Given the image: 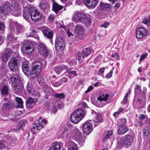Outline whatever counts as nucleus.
<instances>
[{"label": "nucleus", "mask_w": 150, "mask_h": 150, "mask_svg": "<svg viewBox=\"0 0 150 150\" xmlns=\"http://www.w3.org/2000/svg\"><path fill=\"white\" fill-rule=\"evenodd\" d=\"M21 60L18 57H14L11 58L8 62V66L11 71L13 72L12 76L10 78L11 81L13 83H16L20 78L17 66Z\"/></svg>", "instance_id": "obj_1"}, {"label": "nucleus", "mask_w": 150, "mask_h": 150, "mask_svg": "<svg viewBox=\"0 0 150 150\" xmlns=\"http://www.w3.org/2000/svg\"><path fill=\"white\" fill-rule=\"evenodd\" d=\"M133 132L129 133L120 138L118 141L117 146L119 148L125 147L128 148L133 144L134 138V135Z\"/></svg>", "instance_id": "obj_2"}, {"label": "nucleus", "mask_w": 150, "mask_h": 150, "mask_svg": "<svg viewBox=\"0 0 150 150\" xmlns=\"http://www.w3.org/2000/svg\"><path fill=\"white\" fill-rule=\"evenodd\" d=\"M11 4L8 1H6L3 4L0 6V13L6 15L11 9L13 11H17L20 8V5L17 2H14L12 4L13 6H11Z\"/></svg>", "instance_id": "obj_3"}, {"label": "nucleus", "mask_w": 150, "mask_h": 150, "mask_svg": "<svg viewBox=\"0 0 150 150\" xmlns=\"http://www.w3.org/2000/svg\"><path fill=\"white\" fill-rule=\"evenodd\" d=\"M46 63V61L44 60L38 61L35 60L33 62L34 64L32 66V70L30 73V76L32 78L36 77L41 71L42 64L43 63Z\"/></svg>", "instance_id": "obj_4"}, {"label": "nucleus", "mask_w": 150, "mask_h": 150, "mask_svg": "<svg viewBox=\"0 0 150 150\" xmlns=\"http://www.w3.org/2000/svg\"><path fill=\"white\" fill-rule=\"evenodd\" d=\"M86 112L81 109L77 110L74 112L71 115V122L74 123H78L85 116Z\"/></svg>", "instance_id": "obj_5"}, {"label": "nucleus", "mask_w": 150, "mask_h": 150, "mask_svg": "<svg viewBox=\"0 0 150 150\" xmlns=\"http://www.w3.org/2000/svg\"><path fill=\"white\" fill-rule=\"evenodd\" d=\"M65 46V41L63 38L58 37L56 40L55 47L58 51H61L64 48Z\"/></svg>", "instance_id": "obj_6"}, {"label": "nucleus", "mask_w": 150, "mask_h": 150, "mask_svg": "<svg viewBox=\"0 0 150 150\" xmlns=\"http://www.w3.org/2000/svg\"><path fill=\"white\" fill-rule=\"evenodd\" d=\"M21 51L23 53L30 54L33 51V46L31 43L27 42L22 47Z\"/></svg>", "instance_id": "obj_7"}, {"label": "nucleus", "mask_w": 150, "mask_h": 150, "mask_svg": "<svg viewBox=\"0 0 150 150\" xmlns=\"http://www.w3.org/2000/svg\"><path fill=\"white\" fill-rule=\"evenodd\" d=\"M30 16L31 19L36 18V19H42L43 18V16L41 13L39 12L37 10L33 7L29 9Z\"/></svg>", "instance_id": "obj_8"}, {"label": "nucleus", "mask_w": 150, "mask_h": 150, "mask_svg": "<svg viewBox=\"0 0 150 150\" xmlns=\"http://www.w3.org/2000/svg\"><path fill=\"white\" fill-rule=\"evenodd\" d=\"M91 18L88 14L80 12L77 11L75 12L73 16V19H89Z\"/></svg>", "instance_id": "obj_9"}, {"label": "nucleus", "mask_w": 150, "mask_h": 150, "mask_svg": "<svg viewBox=\"0 0 150 150\" xmlns=\"http://www.w3.org/2000/svg\"><path fill=\"white\" fill-rule=\"evenodd\" d=\"M93 128L91 123L88 121L86 122L83 127V131L86 135H88L92 131Z\"/></svg>", "instance_id": "obj_10"}, {"label": "nucleus", "mask_w": 150, "mask_h": 150, "mask_svg": "<svg viewBox=\"0 0 150 150\" xmlns=\"http://www.w3.org/2000/svg\"><path fill=\"white\" fill-rule=\"evenodd\" d=\"M38 52L45 57H46L48 55V52L46 46L42 43H40L38 45Z\"/></svg>", "instance_id": "obj_11"}, {"label": "nucleus", "mask_w": 150, "mask_h": 150, "mask_svg": "<svg viewBox=\"0 0 150 150\" xmlns=\"http://www.w3.org/2000/svg\"><path fill=\"white\" fill-rule=\"evenodd\" d=\"M146 35V30L144 27L138 28L136 30V37L141 39L145 36Z\"/></svg>", "instance_id": "obj_12"}, {"label": "nucleus", "mask_w": 150, "mask_h": 150, "mask_svg": "<svg viewBox=\"0 0 150 150\" xmlns=\"http://www.w3.org/2000/svg\"><path fill=\"white\" fill-rule=\"evenodd\" d=\"M44 36L48 38H51L53 36V33L52 31L50 30L46 27H41Z\"/></svg>", "instance_id": "obj_13"}, {"label": "nucleus", "mask_w": 150, "mask_h": 150, "mask_svg": "<svg viewBox=\"0 0 150 150\" xmlns=\"http://www.w3.org/2000/svg\"><path fill=\"white\" fill-rule=\"evenodd\" d=\"M13 52L11 51L10 48H7L2 54V60L5 62H7Z\"/></svg>", "instance_id": "obj_14"}, {"label": "nucleus", "mask_w": 150, "mask_h": 150, "mask_svg": "<svg viewBox=\"0 0 150 150\" xmlns=\"http://www.w3.org/2000/svg\"><path fill=\"white\" fill-rule=\"evenodd\" d=\"M99 1V0H84V3L87 6L95 8Z\"/></svg>", "instance_id": "obj_15"}, {"label": "nucleus", "mask_w": 150, "mask_h": 150, "mask_svg": "<svg viewBox=\"0 0 150 150\" xmlns=\"http://www.w3.org/2000/svg\"><path fill=\"white\" fill-rule=\"evenodd\" d=\"M75 32L77 36H78L79 37H80V36L83 35L84 33L83 27L78 24L76 25Z\"/></svg>", "instance_id": "obj_16"}, {"label": "nucleus", "mask_w": 150, "mask_h": 150, "mask_svg": "<svg viewBox=\"0 0 150 150\" xmlns=\"http://www.w3.org/2000/svg\"><path fill=\"white\" fill-rule=\"evenodd\" d=\"M37 101L36 99L30 97L26 101V105L28 107L32 108L35 105Z\"/></svg>", "instance_id": "obj_17"}, {"label": "nucleus", "mask_w": 150, "mask_h": 150, "mask_svg": "<svg viewBox=\"0 0 150 150\" xmlns=\"http://www.w3.org/2000/svg\"><path fill=\"white\" fill-rule=\"evenodd\" d=\"M92 115L95 116V117L93 119V120L96 122H103V119L100 114H98L95 111H93Z\"/></svg>", "instance_id": "obj_18"}, {"label": "nucleus", "mask_w": 150, "mask_h": 150, "mask_svg": "<svg viewBox=\"0 0 150 150\" xmlns=\"http://www.w3.org/2000/svg\"><path fill=\"white\" fill-rule=\"evenodd\" d=\"M21 78L19 79L18 81L16 83H13L12 81V83L14 87V89L15 92H21L22 90L23 89V86L22 83L19 84L18 85V84L20 81Z\"/></svg>", "instance_id": "obj_19"}, {"label": "nucleus", "mask_w": 150, "mask_h": 150, "mask_svg": "<svg viewBox=\"0 0 150 150\" xmlns=\"http://www.w3.org/2000/svg\"><path fill=\"white\" fill-rule=\"evenodd\" d=\"M51 88L47 85L44 86L43 88V91L44 94V97L46 98H48L51 93Z\"/></svg>", "instance_id": "obj_20"}, {"label": "nucleus", "mask_w": 150, "mask_h": 150, "mask_svg": "<svg viewBox=\"0 0 150 150\" xmlns=\"http://www.w3.org/2000/svg\"><path fill=\"white\" fill-rule=\"evenodd\" d=\"M74 138L80 144L84 142V140L82 138L81 133L78 130H77L75 132Z\"/></svg>", "instance_id": "obj_21"}, {"label": "nucleus", "mask_w": 150, "mask_h": 150, "mask_svg": "<svg viewBox=\"0 0 150 150\" xmlns=\"http://www.w3.org/2000/svg\"><path fill=\"white\" fill-rule=\"evenodd\" d=\"M117 132L120 135H123L128 131L129 129L126 125L119 126Z\"/></svg>", "instance_id": "obj_22"}, {"label": "nucleus", "mask_w": 150, "mask_h": 150, "mask_svg": "<svg viewBox=\"0 0 150 150\" xmlns=\"http://www.w3.org/2000/svg\"><path fill=\"white\" fill-rule=\"evenodd\" d=\"M22 69L24 73L26 75L29 74V68L27 62H24L23 63Z\"/></svg>", "instance_id": "obj_23"}, {"label": "nucleus", "mask_w": 150, "mask_h": 150, "mask_svg": "<svg viewBox=\"0 0 150 150\" xmlns=\"http://www.w3.org/2000/svg\"><path fill=\"white\" fill-rule=\"evenodd\" d=\"M109 96V95L108 94L104 93L98 97L97 99L98 101H100V103L103 101L106 102Z\"/></svg>", "instance_id": "obj_24"}, {"label": "nucleus", "mask_w": 150, "mask_h": 150, "mask_svg": "<svg viewBox=\"0 0 150 150\" xmlns=\"http://www.w3.org/2000/svg\"><path fill=\"white\" fill-rule=\"evenodd\" d=\"M142 96L140 95L138 100V102L141 104H145L146 101V96L145 93H143V94H141Z\"/></svg>", "instance_id": "obj_25"}, {"label": "nucleus", "mask_w": 150, "mask_h": 150, "mask_svg": "<svg viewBox=\"0 0 150 150\" xmlns=\"http://www.w3.org/2000/svg\"><path fill=\"white\" fill-rule=\"evenodd\" d=\"M67 68V67L64 65H63L60 66L56 67L54 68V71L55 72L58 74H59L62 71Z\"/></svg>", "instance_id": "obj_26"}, {"label": "nucleus", "mask_w": 150, "mask_h": 150, "mask_svg": "<svg viewBox=\"0 0 150 150\" xmlns=\"http://www.w3.org/2000/svg\"><path fill=\"white\" fill-rule=\"evenodd\" d=\"M13 105V102L11 101H9L8 103L3 104L2 106V108L3 110H6L11 108Z\"/></svg>", "instance_id": "obj_27"}, {"label": "nucleus", "mask_w": 150, "mask_h": 150, "mask_svg": "<svg viewBox=\"0 0 150 150\" xmlns=\"http://www.w3.org/2000/svg\"><path fill=\"white\" fill-rule=\"evenodd\" d=\"M29 9L26 6L23 7V17L25 19H29L30 18V12H28Z\"/></svg>", "instance_id": "obj_28"}, {"label": "nucleus", "mask_w": 150, "mask_h": 150, "mask_svg": "<svg viewBox=\"0 0 150 150\" xmlns=\"http://www.w3.org/2000/svg\"><path fill=\"white\" fill-rule=\"evenodd\" d=\"M52 8L53 10L57 13L59 10H61L63 8V6H62L59 5L56 2H54L53 4Z\"/></svg>", "instance_id": "obj_29"}, {"label": "nucleus", "mask_w": 150, "mask_h": 150, "mask_svg": "<svg viewBox=\"0 0 150 150\" xmlns=\"http://www.w3.org/2000/svg\"><path fill=\"white\" fill-rule=\"evenodd\" d=\"M61 145L59 142H55L53 145L50 147L49 150H60Z\"/></svg>", "instance_id": "obj_30"}, {"label": "nucleus", "mask_w": 150, "mask_h": 150, "mask_svg": "<svg viewBox=\"0 0 150 150\" xmlns=\"http://www.w3.org/2000/svg\"><path fill=\"white\" fill-rule=\"evenodd\" d=\"M15 100L17 104V107L20 108L23 107V102L21 98L17 97L15 98Z\"/></svg>", "instance_id": "obj_31"}, {"label": "nucleus", "mask_w": 150, "mask_h": 150, "mask_svg": "<svg viewBox=\"0 0 150 150\" xmlns=\"http://www.w3.org/2000/svg\"><path fill=\"white\" fill-rule=\"evenodd\" d=\"M146 88H144V91H141V87L139 85H137L136 86L135 92V93H139L140 94H143V93H145L146 91Z\"/></svg>", "instance_id": "obj_32"}, {"label": "nucleus", "mask_w": 150, "mask_h": 150, "mask_svg": "<svg viewBox=\"0 0 150 150\" xmlns=\"http://www.w3.org/2000/svg\"><path fill=\"white\" fill-rule=\"evenodd\" d=\"M100 5V8L102 10H105L111 7V5L109 3L101 2Z\"/></svg>", "instance_id": "obj_33"}, {"label": "nucleus", "mask_w": 150, "mask_h": 150, "mask_svg": "<svg viewBox=\"0 0 150 150\" xmlns=\"http://www.w3.org/2000/svg\"><path fill=\"white\" fill-rule=\"evenodd\" d=\"M9 88L7 86H4L1 88V93L3 95H6L9 92Z\"/></svg>", "instance_id": "obj_34"}, {"label": "nucleus", "mask_w": 150, "mask_h": 150, "mask_svg": "<svg viewBox=\"0 0 150 150\" xmlns=\"http://www.w3.org/2000/svg\"><path fill=\"white\" fill-rule=\"evenodd\" d=\"M22 111L20 110H18L16 112L15 115H13V117H10V116H9L10 119L11 120H13L14 121L16 120V119L18 118V117H17V116L18 115H20L22 114Z\"/></svg>", "instance_id": "obj_35"}, {"label": "nucleus", "mask_w": 150, "mask_h": 150, "mask_svg": "<svg viewBox=\"0 0 150 150\" xmlns=\"http://www.w3.org/2000/svg\"><path fill=\"white\" fill-rule=\"evenodd\" d=\"M112 131H106L105 132L104 136L103 141H106L110 138V137L112 134Z\"/></svg>", "instance_id": "obj_36"}, {"label": "nucleus", "mask_w": 150, "mask_h": 150, "mask_svg": "<svg viewBox=\"0 0 150 150\" xmlns=\"http://www.w3.org/2000/svg\"><path fill=\"white\" fill-rule=\"evenodd\" d=\"M8 144L7 142L4 140L0 141V149L8 148Z\"/></svg>", "instance_id": "obj_37"}, {"label": "nucleus", "mask_w": 150, "mask_h": 150, "mask_svg": "<svg viewBox=\"0 0 150 150\" xmlns=\"http://www.w3.org/2000/svg\"><path fill=\"white\" fill-rule=\"evenodd\" d=\"M74 21L77 23V21L78 20L79 21L81 22L82 23H83L84 24L86 25H90L91 23V21L90 19H73Z\"/></svg>", "instance_id": "obj_38"}, {"label": "nucleus", "mask_w": 150, "mask_h": 150, "mask_svg": "<svg viewBox=\"0 0 150 150\" xmlns=\"http://www.w3.org/2000/svg\"><path fill=\"white\" fill-rule=\"evenodd\" d=\"M66 144L68 146L69 149L77 147V145L76 144L71 140L68 141L66 143Z\"/></svg>", "instance_id": "obj_39"}, {"label": "nucleus", "mask_w": 150, "mask_h": 150, "mask_svg": "<svg viewBox=\"0 0 150 150\" xmlns=\"http://www.w3.org/2000/svg\"><path fill=\"white\" fill-rule=\"evenodd\" d=\"M26 90L30 95L34 90L33 85L31 83H28L26 86Z\"/></svg>", "instance_id": "obj_40"}, {"label": "nucleus", "mask_w": 150, "mask_h": 150, "mask_svg": "<svg viewBox=\"0 0 150 150\" xmlns=\"http://www.w3.org/2000/svg\"><path fill=\"white\" fill-rule=\"evenodd\" d=\"M30 32L29 36L36 38L37 39H38V38L37 37H36V35L37 34V32L33 28L31 27L30 29Z\"/></svg>", "instance_id": "obj_41"}, {"label": "nucleus", "mask_w": 150, "mask_h": 150, "mask_svg": "<svg viewBox=\"0 0 150 150\" xmlns=\"http://www.w3.org/2000/svg\"><path fill=\"white\" fill-rule=\"evenodd\" d=\"M17 32L19 33H21L24 30V28L22 25L18 23L16 25Z\"/></svg>", "instance_id": "obj_42"}, {"label": "nucleus", "mask_w": 150, "mask_h": 150, "mask_svg": "<svg viewBox=\"0 0 150 150\" xmlns=\"http://www.w3.org/2000/svg\"><path fill=\"white\" fill-rule=\"evenodd\" d=\"M127 120L125 118H122L119 119L118 121V126L126 125Z\"/></svg>", "instance_id": "obj_43"}, {"label": "nucleus", "mask_w": 150, "mask_h": 150, "mask_svg": "<svg viewBox=\"0 0 150 150\" xmlns=\"http://www.w3.org/2000/svg\"><path fill=\"white\" fill-rule=\"evenodd\" d=\"M143 136L144 137L146 138L149 134V129L148 127H145L143 131Z\"/></svg>", "instance_id": "obj_44"}, {"label": "nucleus", "mask_w": 150, "mask_h": 150, "mask_svg": "<svg viewBox=\"0 0 150 150\" xmlns=\"http://www.w3.org/2000/svg\"><path fill=\"white\" fill-rule=\"evenodd\" d=\"M40 8L43 10L45 9L47 7L46 2L45 1H42L39 5Z\"/></svg>", "instance_id": "obj_45"}, {"label": "nucleus", "mask_w": 150, "mask_h": 150, "mask_svg": "<svg viewBox=\"0 0 150 150\" xmlns=\"http://www.w3.org/2000/svg\"><path fill=\"white\" fill-rule=\"evenodd\" d=\"M16 38H14L13 35L12 33H11L8 35L7 39L8 41L12 42L13 41L16 40H17Z\"/></svg>", "instance_id": "obj_46"}, {"label": "nucleus", "mask_w": 150, "mask_h": 150, "mask_svg": "<svg viewBox=\"0 0 150 150\" xmlns=\"http://www.w3.org/2000/svg\"><path fill=\"white\" fill-rule=\"evenodd\" d=\"M91 51L89 48H87L84 49L83 51V54L86 56L88 55L91 53Z\"/></svg>", "instance_id": "obj_47"}, {"label": "nucleus", "mask_w": 150, "mask_h": 150, "mask_svg": "<svg viewBox=\"0 0 150 150\" xmlns=\"http://www.w3.org/2000/svg\"><path fill=\"white\" fill-rule=\"evenodd\" d=\"M30 95L34 97H39L40 96V94L38 91L34 90Z\"/></svg>", "instance_id": "obj_48"}, {"label": "nucleus", "mask_w": 150, "mask_h": 150, "mask_svg": "<svg viewBox=\"0 0 150 150\" xmlns=\"http://www.w3.org/2000/svg\"><path fill=\"white\" fill-rule=\"evenodd\" d=\"M36 127L37 129L38 130H40L43 127V126L42 123L40 121L38 123H36Z\"/></svg>", "instance_id": "obj_49"}, {"label": "nucleus", "mask_w": 150, "mask_h": 150, "mask_svg": "<svg viewBox=\"0 0 150 150\" xmlns=\"http://www.w3.org/2000/svg\"><path fill=\"white\" fill-rule=\"evenodd\" d=\"M27 122L26 120H21L19 122V124L23 128L27 124Z\"/></svg>", "instance_id": "obj_50"}, {"label": "nucleus", "mask_w": 150, "mask_h": 150, "mask_svg": "<svg viewBox=\"0 0 150 150\" xmlns=\"http://www.w3.org/2000/svg\"><path fill=\"white\" fill-rule=\"evenodd\" d=\"M54 96L56 97L62 99L64 98L65 95L64 94L62 93L60 94H56L54 95Z\"/></svg>", "instance_id": "obj_51"}, {"label": "nucleus", "mask_w": 150, "mask_h": 150, "mask_svg": "<svg viewBox=\"0 0 150 150\" xmlns=\"http://www.w3.org/2000/svg\"><path fill=\"white\" fill-rule=\"evenodd\" d=\"M62 84V82H61V81L59 80L57 82L53 84V85L55 87H58L61 86Z\"/></svg>", "instance_id": "obj_52"}, {"label": "nucleus", "mask_w": 150, "mask_h": 150, "mask_svg": "<svg viewBox=\"0 0 150 150\" xmlns=\"http://www.w3.org/2000/svg\"><path fill=\"white\" fill-rule=\"evenodd\" d=\"M0 71L2 72V74L4 73L5 74L6 71V68L5 66H1V68Z\"/></svg>", "instance_id": "obj_53"}, {"label": "nucleus", "mask_w": 150, "mask_h": 150, "mask_svg": "<svg viewBox=\"0 0 150 150\" xmlns=\"http://www.w3.org/2000/svg\"><path fill=\"white\" fill-rule=\"evenodd\" d=\"M147 55L148 54L147 53H146L143 54L141 56L139 59V64L140 63V62L142 61L144 59L146 58Z\"/></svg>", "instance_id": "obj_54"}, {"label": "nucleus", "mask_w": 150, "mask_h": 150, "mask_svg": "<svg viewBox=\"0 0 150 150\" xmlns=\"http://www.w3.org/2000/svg\"><path fill=\"white\" fill-rule=\"evenodd\" d=\"M102 58V56L101 55H99L95 59L94 62H100Z\"/></svg>", "instance_id": "obj_55"}, {"label": "nucleus", "mask_w": 150, "mask_h": 150, "mask_svg": "<svg viewBox=\"0 0 150 150\" xmlns=\"http://www.w3.org/2000/svg\"><path fill=\"white\" fill-rule=\"evenodd\" d=\"M142 22L146 25H150V19H143Z\"/></svg>", "instance_id": "obj_56"}, {"label": "nucleus", "mask_w": 150, "mask_h": 150, "mask_svg": "<svg viewBox=\"0 0 150 150\" xmlns=\"http://www.w3.org/2000/svg\"><path fill=\"white\" fill-rule=\"evenodd\" d=\"M4 28L5 26L4 23L0 21V31L4 30Z\"/></svg>", "instance_id": "obj_57"}, {"label": "nucleus", "mask_w": 150, "mask_h": 150, "mask_svg": "<svg viewBox=\"0 0 150 150\" xmlns=\"http://www.w3.org/2000/svg\"><path fill=\"white\" fill-rule=\"evenodd\" d=\"M112 57H115L116 59L117 60H119L120 59V57L118 53H116L114 54H113L112 55Z\"/></svg>", "instance_id": "obj_58"}, {"label": "nucleus", "mask_w": 150, "mask_h": 150, "mask_svg": "<svg viewBox=\"0 0 150 150\" xmlns=\"http://www.w3.org/2000/svg\"><path fill=\"white\" fill-rule=\"evenodd\" d=\"M63 133L64 134V136L66 137L67 138H68L70 137V132L69 131L65 130Z\"/></svg>", "instance_id": "obj_59"}, {"label": "nucleus", "mask_w": 150, "mask_h": 150, "mask_svg": "<svg viewBox=\"0 0 150 150\" xmlns=\"http://www.w3.org/2000/svg\"><path fill=\"white\" fill-rule=\"evenodd\" d=\"M105 69L104 68H100L98 72V74L100 75L102 74L104 72Z\"/></svg>", "instance_id": "obj_60"}, {"label": "nucleus", "mask_w": 150, "mask_h": 150, "mask_svg": "<svg viewBox=\"0 0 150 150\" xmlns=\"http://www.w3.org/2000/svg\"><path fill=\"white\" fill-rule=\"evenodd\" d=\"M71 63L73 65H76L77 64V59L76 58L73 59L71 60Z\"/></svg>", "instance_id": "obj_61"}, {"label": "nucleus", "mask_w": 150, "mask_h": 150, "mask_svg": "<svg viewBox=\"0 0 150 150\" xmlns=\"http://www.w3.org/2000/svg\"><path fill=\"white\" fill-rule=\"evenodd\" d=\"M67 72H68V73H69L70 74H72L75 76H76L77 75V74H76V71H75L69 70H67Z\"/></svg>", "instance_id": "obj_62"}, {"label": "nucleus", "mask_w": 150, "mask_h": 150, "mask_svg": "<svg viewBox=\"0 0 150 150\" xmlns=\"http://www.w3.org/2000/svg\"><path fill=\"white\" fill-rule=\"evenodd\" d=\"M109 25V23L108 22H105L101 25V26L106 28Z\"/></svg>", "instance_id": "obj_63"}, {"label": "nucleus", "mask_w": 150, "mask_h": 150, "mask_svg": "<svg viewBox=\"0 0 150 150\" xmlns=\"http://www.w3.org/2000/svg\"><path fill=\"white\" fill-rule=\"evenodd\" d=\"M10 143L13 146V144H15L16 143V140L15 139H11L10 141Z\"/></svg>", "instance_id": "obj_64"}]
</instances>
